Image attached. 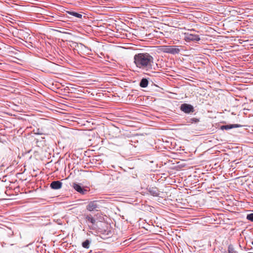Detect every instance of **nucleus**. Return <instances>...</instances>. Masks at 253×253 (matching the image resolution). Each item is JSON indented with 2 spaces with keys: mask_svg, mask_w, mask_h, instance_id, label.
<instances>
[{
  "mask_svg": "<svg viewBox=\"0 0 253 253\" xmlns=\"http://www.w3.org/2000/svg\"><path fill=\"white\" fill-rule=\"evenodd\" d=\"M133 60L134 64L140 69L149 71L155 69L154 57L147 52L136 54Z\"/></svg>",
  "mask_w": 253,
  "mask_h": 253,
  "instance_id": "1",
  "label": "nucleus"
},
{
  "mask_svg": "<svg viewBox=\"0 0 253 253\" xmlns=\"http://www.w3.org/2000/svg\"><path fill=\"white\" fill-rule=\"evenodd\" d=\"M161 50L164 52L172 54H177L180 52V49L176 45H163Z\"/></svg>",
  "mask_w": 253,
  "mask_h": 253,
  "instance_id": "2",
  "label": "nucleus"
},
{
  "mask_svg": "<svg viewBox=\"0 0 253 253\" xmlns=\"http://www.w3.org/2000/svg\"><path fill=\"white\" fill-rule=\"evenodd\" d=\"M180 110L186 114H190L194 112L193 106L187 103L182 104L180 107Z\"/></svg>",
  "mask_w": 253,
  "mask_h": 253,
  "instance_id": "3",
  "label": "nucleus"
},
{
  "mask_svg": "<svg viewBox=\"0 0 253 253\" xmlns=\"http://www.w3.org/2000/svg\"><path fill=\"white\" fill-rule=\"evenodd\" d=\"M184 40L188 42L190 41L198 42L200 38L198 35L187 33L185 34Z\"/></svg>",
  "mask_w": 253,
  "mask_h": 253,
  "instance_id": "4",
  "label": "nucleus"
},
{
  "mask_svg": "<svg viewBox=\"0 0 253 253\" xmlns=\"http://www.w3.org/2000/svg\"><path fill=\"white\" fill-rule=\"evenodd\" d=\"M98 202L97 201H93L89 202L88 205L86 206V210L88 211H91L97 208H99V205L98 204Z\"/></svg>",
  "mask_w": 253,
  "mask_h": 253,
  "instance_id": "5",
  "label": "nucleus"
},
{
  "mask_svg": "<svg viewBox=\"0 0 253 253\" xmlns=\"http://www.w3.org/2000/svg\"><path fill=\"white\" fill-rule=\"evenodd\" d=\"M73 188L78 192L82 194H84L87 190L84 189L80 184L74 183L73 184Z\"/></svg>",
  "mask_w": 253,
  "mask_h": 253,
  "instance_id": "6",
  "label": "nucleus"
},
{
  "mask_svg": "<svg viewBox=\"0 0 253 253\" xmlns=\"http://www.w3.org/2000/svg\"><path fill=\"white\" fill-rule=\"evenodd\" d=\"M147 191L152 196L158 197L160 195V191L157 187H148L147 188Z\"/></svg>",
  "mask_w": 253,
  "mask_h": 253,
  "instance_id": "7",
  "label": "nucleus"
},
{
  "mask_svg": "<svg viewBox=\"0 0 253 253\" xmlns=\"http://www.w3.org/2000/svg\"><path fill=\"white\" fill-rule=\"evenodd\" d=\"M62 183L60 181H54L50 183V187L53 189H59L61 188Z\"/></svg>",
  "mask_w": 253,
  "mask_h": 253,
  "instance_id": "8",
  "label": "nucleus"
},
{
  "mask_svg": "<svg viewBox=\"0 0 253 253\" xmlns=\"http://www.w3.org/2000/svg\"><path fill=\"white\" fill-rule=\"evenodd\" d=\"M78 47L82 50V51L87 54H89L90 52L91 51V49L90 48L81 43L78 45Z\"/></svg>",
  "mask_w": 253,
  "mask_h": 253,
  "instance_id": "9",
  "label": "nucleus"
},
{
  "mask_svg": "<svg viewBox=\"0 0 253 253\" xmlns=\"http://www.w3.org/2000/svg\"><path fill=\"white\" fill-rule=\"evenodd\" d=\"M241 126L240 125L238 124H230L227 125H224L221 126V129L228 130L233 128H237Z\"/></svg>",
  "mask_w": 253,
  "mask_h": 253,
  "instance_id": "10",
  "label": "nucleus"
},
{
  "mask_svg": "<svg viewBox=\"0 0 253 253\" xmlns=\"http://www.w3.org/2000/svg\"><path fill=\"white\" fill-rule=\"evenodd\" d=\"M148 84V81L147 79H146L145 78H143L140 81V82L139 83V85L141 87H143V88L147 87Z\"/></svg>",
  "mask_w": 253,
  "mask_h": 253,
  "instance_id": "11",
  "label": "nucleus"
},
{
  "mask_svg": "<svg viewBox=\"0 0 253 253\" xmlns=\"http://www.w3.org/2000/svg\"><path fill=\"white\" fill-rule=\"evenodd\" d=\"M86 220L94 224L95 223V219L90 214L84 215Z\"/></svg>",
  "mask_w": 253,
  "mask_h": 253,
  "instance_id": "12",
  "label": "nucleus"
},
{
  "mask_svg": "<svg viewBox=\"0 0 253 253\" xmlns=\"http://www.w3.org/2000/svg\"><path fill=\"white\" fill-rule=\"evenodd\" d=\"M68 13L71 15L75 16L79 18H82V15L74 11H68Z\"/></svg>",
  "mask_w": 253,
  "mask_h": 253,
  "instance_id": "13",
  "label": "nucleus"
},
{
  "mask_svg": "<svg viewBox=\"0 0 253 253\" xmlns=\"http://www.w3.org/2000/svg\"><path fill=\"white\" fill-rule=\"evenodd\" d=\"M90 241L89 240H86L82 243V246L85 249H88L89 247V245L90 244Z\"/></svg>",
  "mask_w": 253,
  "mask_h": 253,
  "instance_id": "14",
  "label": "nucleus"
},
{
  "mask_svg": "<svg viewBox=\"0 0 253 253\" xmlns=\"http://www.w3.org/2000/svg\"><path fill=\"white\" fill-rule=\"evenodd\" d=\"M199 122V119L198 118H190L187 121L188 123L193 124V123H197Z\"/></svg>",
  "mask_w": 253,
  "mask_h": 253,
  "instance_id": "15",
  "label": "nucleus"
},
{
  "mask_svg": "<svg viewBox=\"0 0 253 253\" xmlns=\"http://www.w3.org/2000/svg\"><path fill=\"white\" fill-rule=\"evenodd\" d=\"M228 253H237V252L235 250L233 246L232 245H229L228 246Z\"/></svg>",
  "mask_w": 253,
  "mask_h": 253,
  "instance_id": "16",
  "label": "nucleus"
},
{
  "mask_svg": "<svg viewBox=\"0 0 253 253\" xmlns=\"http://www.w3.org/2000/svg\"><path fill=\"white\" fill-rule=\"evenodd\" d=\"M247 219L253 222V213L247 215Z\"/></svg>",
  "mask_w": 253,
  "mask_h": 253,
  "instance_id": "17",
  "label": "nucleus"
},
{
  "mask_svg": "<svg viewBox=\"0 0 253 253\" xmlns=\"http://www.w3.org/2000/svg\"><path fill=\"white\" fill-rule=\"evenodd\" d=\"M34 131L35 132V134H36L42 135L44 134L39 128L37 129L36 130H34Z\"/></svg>",
  "mask_w": 253,
  "mask_h": 253,
  "instance_id": "18",
  "label": "nucleus"
},
{
  "mask_svg": "<svg viewBox=\"0 0 253 253\" xmlns=\"http://www.w3.org/2000/svg\"><path fill=\"white\" fill-rule=\"evenodd\" d=\"M252 245H253V241H252Z\"/></svg>",
  "mask_w": 253,
  "mask_h": 253,
  "instance_id": "19",
  "label": "nucleus"
}]
</instances>
